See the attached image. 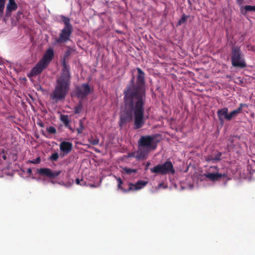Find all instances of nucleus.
<instances>
[{"instance_id": "obj_1", "label": "nucleus", "mask_w": 255, "mask_h": 255, "mask_svg": "<svg viewBox=\"0 0 255 255\" xmlns=\"http://www.w3.org/2000/svg\"><path fill=\"white\" fill-rule=\"evenodd\" d=\"M137 74L135 84L134 77L123 91L124 105L120 115L119 126L123 127L134 119V128L139 129L144 125V105L146 101L145 73L136 68Z\"/></svg>"}, {"instance_id": "obj_2", "label": "nucleus", "mask_w": 255, "mask_h": 255, "mask_svg": "<svg viewBox=\"0 0 255 255\" xmlns=\"http://www.w3.org/2000/svg\"><path fill=\"white\" fill-rule=\"evenodd\" d=\"M71 50L66 51L62 61V72L56 81V85L52 93L50 95L51 99L56 102L65 99L70 90L71 85V74L70 67L66 63V59L70 55Z\"/></svg>"}, {"instance_id": "obj_3", "label": "nucleus", "mask_w": 255, "mask_h": 255, "mask_svg": "<svg viewBox=\"0 0 255 255\" xmlns=\"http://www.w3.org/2000/svg\"><path fill=\"white\" fill-rule=\"evenodd\" d=\"M231 61L232 65L235 68H245L247 67L245 55L241 46L233 45L231 47Z\"/></svg>"}, {"instance_id": "obj_4", "label": "nucleus", "mask_w": 255, "mask_h": 255, "mask_svg": "<svg viewBox=\"0 0 255 255\" xmlns=\"http://www.w3.org/2000/svg\"><path fill=\"white\" fill-rule=\"evenodd\" d=\"M247 106L246 104L241 103L237 109L231 111L230 113H228V109L226 107L218 110L217 114L220 123L223 124L224 120L231 121L242 113L244 107Z\"/></svg>"}, {"instance_id": "obj_5", "label": "nucleus", "mask_w": 255, "mask_h": 255, "mask_svg": "<svg viewBox=\"0 0 255 255\" xmlns=\"http://www.w3.org/2000/svg\"><path fill=\"white\" fill-rule=\"evenodd\" d=\"M61 18L64 26L59 33V37L56 39V42L58 43H65L68 41L73 30L69 18L64 15L61 16Z\"/></svg>"}, {"instance_id": "obj_6", "label": "nucleus", "mask_w": 255, "mask_h": 255, "mask_svg": "<svg viewBox=\"0 0 255 255\" xmlns=\"http://www.w3.org/2000/svg\"><path fill=\"white\" fill-rule=\"evenodd\" d=\"M158 134H154L148 135H142L138 140V144L144 146L151 150H154L157 146L159 140L156 139Z\"/></svg>"}, {"instance_id": "obj_7", "label": "nucleus", "mask_w": 255, "mask_h": 255, "mask_svg": "<svg viewBox=\"0 0 255 255\" xmlns=\"http://www.w3.org/2000/svg\"><path fill=\"white\" fill-rule=\"evenodd\" d=\"M151 172L161 175L174 174L175 169L171 161L167 160L163 164H159L150 169Z\"/></svg>"}, {"instance_id": "obj_8", "label": "nucleus", "mask_w": 255, "mask_h": 255, "mask_svg": "<svg viewBox=\"0 0 255 255\" xmlns=\"http://www.w3.org/2000/svg\"><path fill=\"white\" fill-rule=\"evenodd\" d=\"M211 169H215V172L212 173L207 172L204 174V176L210 181H219L220 180L221 178L227 176V174L226 173H221L219 172V168L217 166H211L209 170H210Z\"/></svg>"}, {"instance_id": "obj_9", "label": "nucleus", "mask_w": 255, "mask_h": 255, "mask_svg": "<svg viewBox=\"0 0 255 255\" xmlns=\"http://www.w3.org/2000/svg\"><path fill=\"white\" fill-rule=\"evenodd\" d=\"M92 92V90L88 84H83L76 87V93L78 98L85 99Z\"/></svg>"}, {"instance_id": "obj_10", "label": "nucleus", "mask_w": 255, "mask_h": 255, "mask_svg": "<svg viewBox=\"0 0 255 255\" xmlns=\"http://www.w3.org/2000/svg\"><path fill=\"white\" fill-rule=\"evenodd\" d=\"M62 172L61 170L53 171L48 168H41L37 169V173L42 176H45L50 179H54L58 176Z\"/></svg>"}, {"instance_id": "obj_11", "label": "nucleus", "mask_w": 255, "mask_h": 255, "mask_svg": "<svg viewBox=\"0 0 255 255\" xmlns=\"http://www.w3.org/2000/svg\"><path fill=\"white\" fill-rule=\"evenodd\" d=\"M147 184V181L143 180H138L135 184L130 183L129 187L128 189L124 188L122 185L118 184V188L121 189L124 192L127 193L132 190H138L141 189Z\"/></svg>"}, {"instance_id": "obj_12", "label": "nucleus", "mask_w": 255, "mask_h": 255, "mask_svg": "<svg viewBox=\"0 0 255 255\" xmlns=\"http://www.w3.org/2000/svg\"><path fill=\"white\" fill-rule=\"evenodd\" d=\"M46 67L47 66L39 61L35 66L32 68L29 73L27 74L28 77L31 78L35 77L40 74Z\"/></svg>"}, {"instance_id": "obj_13", "label": "nucleus", "mask_w": 255, "mask_h": 255, "mask_svg": "<svg viewBox=\"0 0 255 255\" xmlns=\"http://www.w3.org/2000/svg\"><path fill=\"white\" fill-rule=\"evenodd\" d=\"M53 57V49L52 48H49L46 50L40 61L47 67Z\"/></svg>"}, {"instance_id": "obj_14", "label": "nucleus", "mask_w": 255, "mask_h": 255, "mask_svg": "<svg viewBox=\"0 0 255 255\" xmlns=\"http://www.w3.org/2000/svg\"><path fill=\"white\" fill-rule=\"evenodd\" d=\"M151 150L144 146H141L138 145V149L136 151V159L137 160H143L146 158Z\"/></svg>"}, {"instance_id": "obj_15", "label": "nucleus", "mask_w": 255, "mask_h": 255, "mask_svg": "<svg viewBox=\"0 0 255 255\" xmlns=\"http://www.w3.org/2000/svg\"><path fill=\"white\" fill-rule=\"evenodd\" d=\"M17 8V5L14 0H8V2L6 5L5 16L9 17L11 15V12L15 10Z\"/></svg>"}, {"instance_id": "obj_16", "label": "nucleus", "mask_w": 255, "mask_h": 255, "mask_svg": "<svg viewBox=\"0 0 255 255\" xmlns=\"http://www.w3.org/2000/svg\"><path fill=\"white\" fill-rule=\"evenodd\" d=\"M72 146L71 142L63 141L60 144V149L64 153L68 154L72 150Z\"/></svg>"}, {"instance_id": "obj_17", "label": "nucleus", "mask_w": 255, "mask_h": 255, "mask_svg": "<svg viewBox=\"0 0 255 255\" xmlns=\"http://www.w3.org/2000/svg\"><path fill=\"white\" fill-rule=\"evenodd\" d=\"M221 155V153L218 152L216 155H212L208 156L206 160L208 162L211 161L213 163H215L217 161L220 160Z\"/></svg>"}, {"instance_id": "obj_18", "label": "nucleus", "mask_w": 255, "mask_h": 255, "mask_svg": "<svg viewBox=\"0 0 255 255\" xmlns=\"http://www.w3.org/2000/svg\"><path fill=\"white\" fill-rule=\"evenodd\" d=\"M244 9L241 8V12L243 14H245L249 11H255V5H246L245 6H242Z\"/></svg>"}, {"instance_id": "obj_19", "label": "nucleus", "mask_w": 255, "mask_h": 255, "mask_svg": "<svg viewBox=\"0 0 255 255\" xmlns=\"http://www.w3.org/2000/svg\"><path fill=\"white\" fill-rule=\"evenodd\" d=\"M60 120L62 122L65 127H69V117L67 115H61Z\"/></svg>"}, {"instance_id": "obj_20", "label": "nucleus", "mask_w": 255, "mask_h": 255, "mask_svg": "<svg viewBox=\"0 0 255 255\" xmlns=\"http://www.w3.org/2000/svg\"><path fill=\"white\" fill-rule=\"evenodd\" d=\"M123 170L127 174H131L132 173H136L137 170L136 169L125 167Z\"/></svg>"}, {"instance_id": "obj_21", "label": "nucleus", "mask_w": 255, "mask_h": 255, "mask_svg": "<svg viewBox=\"0 0 255 255\" xmlns=\"http://www.w3.org/2000/svg\"><path fill=\"white\" fill-rule=\"evenodd\" d=\"M187 18H188V16L187 15H186L185 14H183L182 15L181 18L178 21V25H180L182 23H184L185 22V21L186 20Z\"/></svg>"}, {"instance_id": "obj_22", "label": "nucleus", "mask_w": 255, "mask_h": 255, "mask_svg": "<svg viewBox=\"0 0 255 255\" xmlns=\"http://www.w3.org/2000/svg\"><path fill=\"white\" fill-rule=\"evenodd\" d=\"M46 130L48 133L51 134H55L56 133V129L52 126L48 127L46 128Z\"/></svg>"}, {"instance_id": "obj_23", "label": "nucleus", "mask_w": 255, "mask_h": 255, "mask_svg": "<svg viewBox=\"0 0 255 255\" xmlns=\"http://www.w3.org/2000/svg\"><path fill=\"white\" fill-rule=\"evenodd\" d=\"M59 158V154L57 152H55L51 154L50 159L52 161H56Z\"/></svg>"}, {"instance_id": "obj_24", "label": "nucleus", "mask_w": 255, "mask_h": 255, "mask_svg": "<svg viewBox=\"0 0 255 255\" xmlns=\"http://www.w3.org/2000/svg\"><path fill=\"white\" fill-rule=\"evenodd\" d=\"M82 108V103L80 102L79 103V105L76 106L74 108L75 113V114H79L80 113L81 111V109Z\"/></svg>"}, {"instance_id": "obj_25", "label": "nucleus", "mask_w": 255, "mask_h": 255, "mask_svg": "<svg viewBox=\"0 0 255 255\" xmlns=\"http://www.w3.org/2000/svg\"><path fill=\"white\" fill-rule=\"evenodd\" d=\"M84 129V126L83 125L82 122L81 121L79 123V127L77 128V131L78 134H80L82 132Z\"/></svg>"}, {"instance_id": "obj_26", "label": "nucleus", "mask_w": 255, "mask_h": 255, "mask_svg": "<svg viewBox=\"0 0 255 255\" xmlns=\"http://www.w3.org/2000/svg\"><path fill=\"white\" fill-rule=\"evenodd\" d=\"M89 141L91 143V144L94 145H97L99 142V140L98 138H94L93 137L89 139Z\"/></svg>"}, {"instance_id": "obj_27", "label": "nucleus", "mask_w": 255, "mask_h": 255, "mask_svg": "<svg viewBox=\"0 0 255 255\" xmlns=\"http://www.w3.org/2000/svg\"><path fill=\"white\" fill-rule=\"evenodd\" d=\"M75 182L77 185L84 186L85 184V182L83 180V179H80L79 178H77L75 180Z\"/></svg>"}, {"instance_id": "obj_28", "label": "nucleus", "mask_w": 255, "mask_h": 255, "mask_svg": "<svg viewBox=\"0 0 255 255\" xmlns=\"http://www.w3.org/2000/svg\"><path fill=\"white\" fill-rule=\"evenodd\" d=\"M136 151L129 152L128 153L127 157L128 158L135 157L136 158Z\"/></svg>"}, {"instance_id": "obj_29", "label": "nucleus", "mask_w": 255, "mask_h": 255, "mask_svg": "<svg viewBox=\"0 0 255 255\" xmlns=\"http://www.w3.org/2000/svg\"><path fill=\"white\" fill-rule=\"evenodd\" d=\"M31 163L33 164H39L41 162V158L40 157H37L35 159L30 161Z\"/></svg>"}, {"instance_id": "obj_30", "label": "nucleus", "mask_w": 255, "mask_h": 255, "mask_svg": "<svg viewBox=\"0 0 255 255\" xmlns=\"http://www.w3.org/2000/svg\"><path fill=\"white\" fill-rule=\"evenodd\" d=\"M115 178L117 179V182L118 183V184H119V185L123 184V180L120 177L118 178L115 176Z\"/></svg>"}, {"instance_id": "obj_31", "label": "nucleus", "mask_w": 255, "mask_h": 255, "mask_svg": "<svg viewBox=\"0 0 255 255\" xmlns=\"http://www.w3.org/2000/svg\"><path fill=\"white\" fill-rule=\"evenodd\" d=\"M244 0H237V3L238 5H241L243 4Z\"/></svg>"}, {"instance_id": "obj_32", "label": "nucleus", "mask_w": 255, "mask_h": 255, "mask_svg": "<svg viewBox=\"0 0 255 255\" xmlns=\"http://www.w3.org/2000/svg\"><path fill=\"white\" fill-rule=\"evenodd\" d=\"M27 172L28 173H29V174H30L32 173V170H31V168H28V169H27Z\"/></svg>"}, {"instance_id": "obj_33", "label": "nucleus", "mask_w": 255, "mask_h": 255, "mask_svg": "<svg viewBox=\"0 0 255 255\" xmlns=\"http://www.w3.org/2000/svg\"><path fill=\"white\" fill-rule=\"evenodd\" d=\"M150 164V162H147L146 163V166H145V169H147L148 166H149V165Z\"/></svg>"}, {"instance_id": "obj_34", "label": "nucleus", "mask_w": 255, "mask_h": 255, "mask_svg": "<svg viewBox=\"0 0 255 255\" xmlns=\"http://www.w3.org/2000/svg\"><path fill=\"white\" fill-rule=\"evenodd\" d=\"M70 130H71L72 132L74 131V130L72 128H71L70 126L69 125V127H67Z\"/></svg>"}, {"instance_id": "obj_35", "label": "nucleus", "mask_w": 255, "mask_h": 255, "mask_svg": "<svg viewBox=\"0 0 255 255\" xmlns=\"http://www.w3.org/2000/svg\"><path fill=\"white\" fill-rule=\"evenodd\" d=\"M2 158L3 159L5 160L6 159V156L5 155H3L2 156Z\"/></svg>"}, {"instance_id": "obj_36", "label": "nucleus", "mask_w": 255, "mask_h": 255, "mask_svg": "<svg viewBox=\"0 0 255 255\" xmlns=\"http://www.w3.org/2000/svg\"><path fill=\"white\" fill-rule=\"evenodd\" d=\"M90 186L91 187H96V186L94 184H90Z\"/></svg>"}, {"instance_id": "obj_37", "label": "nucleus", "mask_w": 255, "mask_h": 255, "mask_svg": "<svg viewBox=\"0 0 255 255\" xmlns=\"http://www.w3.org/2000/svg\"><path fill=\"white\" fill-rule=\"evenodd\" d=\"M226 77H227V78H231V76L230 75H227L226 76Z\"/></svg>"}, {"instance_id": "obj_38", "label": "nucleus", "mask_w": 255, "mask_h": 255, "mask_svg": "<svg viewBox=\"0 0 255 255\" xmlns=\"http://www.w3.org/2000/svg\"><path fill=\"white\" fill-rule=\"evenodd\" d=\"M51 183H52L53 184H54V183H55V182H54L53 181H51Z\"/></svg>"}]
</instances>
